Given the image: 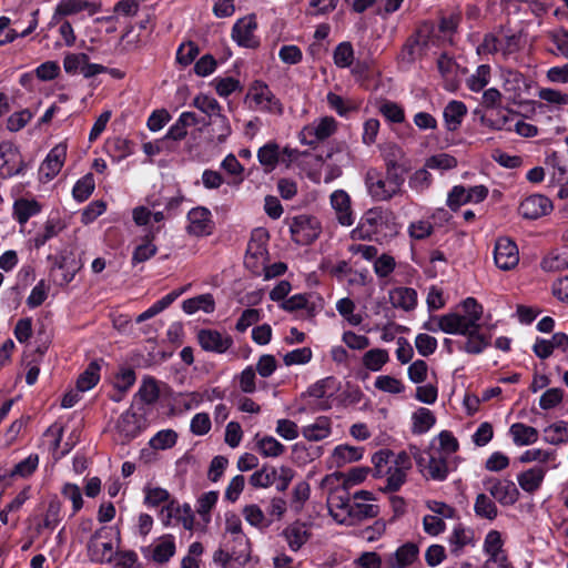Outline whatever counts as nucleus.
Returning <instances> with one entry per match:
<instances>
[{
	"instance_id": "nucleus-1",
	"label": "nucleus",
	"mask_w": 568,
	"mask_h": 568,
	"mask_svg": "<svg viewBox=\"0 0 568 568\" xmlns=\"http://www.w3.org/2000/svg\"><path fill=\"white\" fill-rule=\"evenodd\" d=\"M465 314L450 312L438 317V328L444 333H465L467 327L480 326L484 307L475 297L462 302Z\"/></svg>"
},
{
	"instance_id": "nucleus-2",
	"label": "nucleus",
	"mask_w": 568,
	"mask_h": 568,
	"mask_svg": "<svg viewBox=\"0 0 568 568\" xmlns=\"http://www.w3.org/2000/svg\"><path fill=\"white\" fill-rule=\"evenodd\" d=\"M392 231L389 215L382 207H372L361 217L351 237L358 241H377L386 237Z\"/></svg>"
},
{
	"instance_id": "nucleus-3",
	"label": "nucleus",
	"mask_w": 568,
	"mask_h": 568,
	"mask_svg": "<svg viewBox=\"0 0 568 568\" xmlns=\"http://www.w3.org/2000/svg\"><path fill=\"white\" fill-rule=\"evenodd\" d=\"M434 34L435 23L432 20L422 21L404 42L398 55L399 60L404 63L413 64L428 49Z\"/></svg>"
},
{
	"instance_id": "nucleus-4",
	"label": "nucleus",
	"mask_w": 568,
	"mask_h": 568,
	"mask_svg": "<svg viewBox=\"0 0 568 568\" xmlns=\"http://www.w3.org/2000/svg\"><path fill=\"white\" fill-rule=\"evenodd\" d=\"M251 558V542L246 536L233 537L231 546L219 548L213 561L222 568H243Z\"/></svg>"
},
{
	"instance_id": "nucleus-5",
	"label": "nucleus",
	"mask_w": 568,
	"mask_h": 568,
	"mask_svg": "<svg viewBox=\"0 0 568 568\" xmlns=\"http://www.w3.org/2000/svg\"><path fill=\"white\" fill-rule=\"evenodd\" d=\"M30 169V163L24 160L18 145L10 141L0 143V179L9 180L14 176H23Z\"/></svg>"
},
{
	"instance_id": "nucleus-6",
	"label": "nucleus",
	"mask_w": 568,
	"mask_h": 568,
	"mask_svg": "<svg viewBox=\"0 0 568 568\" xmlns=\"http://www.w3.org/2000/svg\"><path fill=\"white\" fill-rule=\"evenodd\" d=\"M149 427L144 415H138L131 408L123 412L115 424V429L122 438V444H128L140 436Z\"/></svg>"
},
{
	"instance_id": "nucleus-7",
	"label": "nucleus",
	"mask_w": 568,
	"mask_h": 568,
	"mask_svg": "<svg viewBox=\"0 0 568 568\" xmlns=\"http://www.w3.org/2000/svg\"><path fill=\"white\" fill-rule=\"evenodd\" d=\"M292 241L298 245L312 244L321 233L318 221L313 216H295L290 224Z\"/></svg>"
},
{
	"instance_id": "nucleus-8",
	"label": "nucleus",
	"mask_w": 568,
	"mask_h": 568,
	"mask_svg": "<svg viewBox=\"0 0 568 568\" xmlns=\"http://www.w3.org/2000/svg\"><path fill=\"white\" fill-rule=\"evenodd\" d=\"M187 225L185 227L189 235L195 237H205L213 234L215 222L211 211L205 206L191 209L186 214Z\"/></svg>"
},
{
	"instance_id": "nucleus-9",
	"label": "nucleus",
	"mask_w": 568,
	"mask_h": 568,
	"mask_svg": "<svg viewBox=\"0 0 568 568\" xmlns=\"http://www.w3.org/2000/svg\"><path fill=\"white\" fill-rule=\"evenodd\" d=\"M487 196L488 189L485 185H475L470 187L455 185L449 191L446 203L452 211H457L464 204L480 203Z\"/></svg>"
},
{
	"instance_id": "nucleus-10",
	"label": "nucleus",
	"mask_w": 568,
	"mask_h": 568,
	"mask_svg": "<svg viewBox=\"0 0 568 568\" xmlns=\"http://www.w3.org/2000/svg\"><path fill=\"white\" fill-rule=\"evenodd\" d=\"M484 487L503 506L515 505L520 496L517 486L510 479L488 477L484 480Z\"/></svg>"
},
{
	"instance_id": "nucleus-11",
	"label": "nucleus",
	"mask_w": 568,
	"mask_h": 568,
	"mask_svg": "<svg viewBox=\"0 0 568 568\" xmlns=\"http://www.w3.org/2000/svg\"><path fill=\"white\" fill-rule=\"evenodd\" d=\"M159 517L165 527L171 525L172 519L181 523L186 530H192L194 526V515L190 504L185 503L181 506L176 499H171L164 505Z\"/></svg>"
},
{
	"instance_id": "nucleus-12",
	"label": "nucleus",
	"mask_w": 568,
	"mask_h": 568,
	"mask_svg": "<svg viewBox=\"0 0 568 568\" xmlns=\"http://www.w3.org/2000/svg\"><path fill=\"white\" fill-rule=\"evenodd\" d=\"M196 339L203 351L215 354H224L233 345V337L230 334L213 328L199 329Z\"/></svg>"
},
{
	"instance_id": "nucleus-13",
	"label": "nucleus",
	"mask_w": 568,
	"mask_h": 568,
	"mask_svg": "<svg viewBox=\"0 0 568 568\" xmlns=\"http://www.w3.org/2000/svg\"><path fill=\"white\" fill-rule=\"evenodd\" d=\"M247 98H251L258 106L265 102L266 104L262 106V110L264 111L273 112L278 115L283 114L284 109L282 102L262 80H255L252 83L247 93Z\"/></svg>"
},
{
	"instance_id": "nucleus-14",
	"label": "nucleus",
	"mask_w": 568,
	"mask_h": 568,
	"mask_svg": "<svg viewBox=\"0 0 568 568\" xmlns=\"http://www.w3.org/2000/svg\"><path fill=\"white\" fill-rule=\"evenodd\" d=\"M257 28L254 14L239 19L232 27L231 37L242 48L256 49L260 40L254 36Z\"/></svg>"
},
{
	"instance_id": "nucleus-15",
	"label": "nucleus",
	"mask_w": 568,
	"mask_h": 568,
	"mask_svg": "<svg viewBox=\"0 0 568 568\" xmlns=\"http://www.w3.org/2000/svg\"><path fill=\"white\" fill-rule=\"evenodd\" d=\"M494 261L499 270L510 271L515 268L519 263L517 244L509 237L498 239L494 248Z\"/></svg>"
},
{
	"instance_id": "nucleus-16",
	"label": "nucleus",
	"mask_w": 568,
	"mask_h": 568,
	"mask_svg": "<svg viewBox=\"0 0 568 568\" xmlns=\"http://www.w3.org/2000/svg\"><path fill=\"white\" fill-rule=\"evenodd\" d=\"M475 114H480V124L493 131H513L514 112L508 108L499 105L495 110H487L484 113L475 110Z\"/></svg>"
},
{
	"instance_id": "nucleus-17",
	"label": "nucleus",
	"mask_w": 568,
	"mask_h": 568,
	"mask_svg": "<svg viewBox=\"0 0 568 568\" xmlns=\"http://www.w3.org/2000/svg\"><path fill=\"white\" fill-rule=\"evenodd\" d=\"M450 335L466 336V342H456L459 351L471 355L483 353L490 346V335H485L480 332V326L467 327L465 333H449Z\"/></svg>"
},
{
	"instance_id": "nucleus-18",
	"label": "nucleus",
	"mask_w": 568,
	"mask_h": 568,
	"mask_svg": "<svg viewBox=\"0 0 568 568\" xmlns=\"http://www.w3.org/2000/svg\"><path fill=\"white\" fill-rule=\"evenodd\" d=\"M367 192L374 201H389L397 196L394 189L387 186V180L384 174L375 169L367 171L365 176Z\"/></svg>"
},
{
	"instance_id": "nucleus-19",
	"label": "nucleus",
	"mask_w": 568,
	"mask_h": 568,
	"mask_svg": "<svg viewBox=\"0 0 568 568\" xmlns=\"http://www.w3.org/2000/svg\"><path fill=\"white\" fill-rule=\"evenodd\" d=\"M418 545L407 541L385 556L386 568H408L418 559Z\"/></svg>"
},
{
	"instance_id": "nucleus-20",
	"label": "nucleus",
	"mask_w": 568,
	"mask_h": 568,
	"mask_svg": "<svg viewBox=\"0 0 568 568\" xmlns=\"http://www.w3.org/2000/svg\"><path fill=\"white\" fill-rule=\"evenodd\" d=\"M518 210L523 217L537 220L552 210V203L545 195L532 194L520 202Z\"/></svg>"
},
{
	"instance_id": "nucleus-21",
	"label": "nucleus",
	"mask_w": 568,
	"mask_h": 568,
	"mask_svg": "<svg viewBox=\"0 0 568 568\" xmlns=\"http://www.w3.org/2000/svg\"><path fill=\"white\" fill-rule=\"evenodd\" d=\"M80 265L78 261L72 256V254H63L55 257L52 271H60V274H54V282L59 286H65L71 283L80 270Z\"/></svg>"
},
{
	"instance_id": "nucleus-22",
	"label": "nucleus",
	"mask_w": 568,
	"mask_h": 568,
	"mask_svg": "<svg viewBox=\"0 0 568 568\" xmlns=\"http://www.w3.org/2000/svg\"><path fill=\"white\" fill-rule=\"evenodd\" d=\"M331 204L336 212L339 224L351 226L355 219L351 207V196L344 190H336L331 194Z\"/></svg>"
},
{
	"instance_id": "nucleus-23",
	"label": "nucleus",
	"mask_w": 568,
	"mask_h": 568,
	"mask_svg": "<svg viewBox=\"0 0 568 568\" xmlns=\"http://www.w3.org/2000/svg\"><path fill=\"white\" fill-rule=\"evenodd\" d=\"M467 115V106L463 101H449L443 111L444 124L447 131H457Z\"/></svg>"
},
{
	"instance_id": "nucleus-24",
	"label": "nucleus",
	"mask_w": 568,
	"mask_h": 568,
	"mask_svg": "<svg viewBox=\"0 0 568 568\" xmlns=\"http://www.w3.org/2000/svg\"><path fill=\"white\" fill-rule=\"evenodd\" d=\"M67 155V146L58 144L48 153L45 160L41 164V172L47 179L51 180L61 171Z\"/></svg>"
},
{
	"instance_id": "nucleus-25",
	"label": "nucleus",
	"mask_w": 568,
	"mask_h": 568,
	"mask_svg": "<svg viewBox=\"0 0 568 568\" xmlns=\"http://www.w3.org/2000/svg\"><path fill=\"white\" fill-rule=\"evenodd\" d=\"M547 469L544 466H534L517 476L520 488L529 494L537 491L545 479Z\"/></svg>"
},
{
	"instance_id": "nucleus-26",
	"label": "nucleus",
	"mask_w": 568,
	"mask_h": 568,
	"mask_svg": "<svg viewBox=\"0 0 568 568\" xmlns=\"http://www.w3.org/2000/svg\"><path fill=\"white\" fill-rule=\"evenodd\" d=\"M504 90L509 94L508 100L518 103L521 94L528 89V83L523 73L518 71H507L504 79Z\"/></svg>"
},
{
	"instance_id": "nucleus-27",
	"label": "nucleus",
	"mask_w": 568,
	"mask_h": 568,
	"mask_svg": "<svg viewBox=\"0 0 568 568\" xmlns=\"http://www.w3.org/2000/svg\"><path fill=\"white\" fill-rule=\"evenodd\" d=\"M389 300L395 308L409 312L417 305V292L413 287H395L389 292Z\"/></svg>"
},
{
	"instance_id": "nucleus-28",
	"label": "nucleus",
	"mask_w": 568,
	"mask_h": 568,
	"mask_svg": "<svg viewBox=\"0 0 568 568\" xmlns=\"http://www.w3.org/2000/svg\"><path fill=\"white\" fill-rule=\"evenodd\" d=\"M41 204L34 199L20 197L13 203V219L21 225L41 212Z\"/></svg>"
},
{
	"instance_id": "nucleus-29",
	"label": "nucleus",
	"mask_w": 568,
	"mask_h": 568,
	"mask_svg": "<svg viewBox=\"0 0 568 568\" xmlns=\"http://www.w3.org/2000/svg\"><path fill=\"white\" fill-rule=\"evenodd\" d=\"M62 504L57 496H53L49 503L42 523L37 525V531L40 534L43 529L54 530L62 521Z\"/></svg>"
},
{
	"instance_id": "nucleus-30",
	"label": "nucleus",
	"mask_w": 568,
	"mask_h": 568,
	"mask_svg": "<svg viewBox=\"0 0 568 568\" xmlns=\"http://www.w3.org/2000/svg\"><path fill=\"white\" fill-rule=\"evenodd\" d=\"M175 538L173 535H163L152 550V560L158 565L166 564L175 554Z\"/></svg>"
},
{
	"instance_id": "nucleus-31",
	"label": "nucleus",
	"mask_w": 568,
	"mask_h": 568,
	"mask_svg": "<svg viewBox=\"0 0 568 568\" xmlns=\"http://www.w3.org/2000/svg\"><path fill=\"white\" fill-rule=\"evenodd\" d=\"M509 433L513 437L514 444L517 446H528L535 444L539 438L538 430L524 423H515L510 426Z\"/></svg>"
},
{
	"instance_id": "nucleus-32",
	"label": "nucleus",
	"mask_w": 568,
	"mask_h": 568,
	"mask_svg": "<svg viewBox=\"0 0 568 568\" xmlns=\"http://www.w3.org/2000/svg\"><path fill=\"white\" fill-rule=\"evenodd\" d=\"M332 433L331 420L328 417L321 416L312 425L304 426L303 436L311 442H320L327 438Z\"/></svg>"
},
{
	"instance_id": "nucleus-33",
	"label": "nucleus",
	"mask_w": 568,
	"mask_h": 568,
	"mask_svg": "<svg viewBox=\"0 0 568 568\" xmlns=\"http://www.w3.org/2000/svg\"><path fill=\"white\" fill-rule=\"evenodd\" d=\"M258 162L265 166L266 172L273 171L281 162L280 146L275 142H268L257 151Z\"/></svg>"
},
{
	"instance_id": "nucleus-34",
	"label": "nucleus",
	"mask_w": 568,
	"mask_h": 568,
	"mask_svg": "<svg viewBox=\"0 0 568 568\" xmlns=\"http://www.w3.org/2000/svg\"><path fill=\"white\" fill-rule=\"evenodd\" d=\"M101 365L99 361H92L77 379V388L80 392L92 389L100 381Z\"/></svg>"
},
{
	"instance_id": "nucleus-35",
	"label": "nucleus",
	"mask_w": 568,
	"mask_h": 568,
	"mask_svg": "<svg viewBox=\"0 0 568 568\" xmlns=\"http://www.w3.org/2000/svg\"><path fill=\"white\" fill-rule=\"evenodd\" d=\"M182 310L186 314H194L200 310L205 313H212L215 310V301L212 294H201L183 301Z\"/></svg>"
},
{
	"instance_id": "nucleus-36",
	"label": "nucleus",
	"mask_w": 568,
	"mask_h": 568,
	"mask_svg": "<svg viewBox=\"0 0 568 568\" xmlns=\"http://www.w3.org/2000/svg\"><path fill=\"white\" fill-rule=\"evenodd\" d=\"M413 427L412 433L422 435L427 433L436 423L434 413L425 407H419L412 416Z\"/></svg>"
},
{
	"instance_id": "nucleus-37",
	"label": "nucleus",
	"mask_w": 568,
	"mask_h": 568,
	"mask_svg": "<svg viewBox=\"0 0 568 568\" xmlns=\"http://www.w3.org/2000/svg\"><path fill=\"white\" fill-rule=\"evenodd\" d=\"M134 397L145 405L156 403L160 398V388L156 379L152 376L144 377Z\"/></svg>"
},
{
	"instance_id": "nucleus-38",
	"label": "nucleus",
	"mask_w": 568,
	"mask_h": 568,
	"mask_svg": "<svg viewBox=\"0 0 568 568\" xmlns=\"http://www.w3.org/2000/svg\"><path fill=\"white\" fill-rule=\"evenodd\" d=\"M364 448L349 445H338L334 448L333 457L336 466L342 467L347 463L358 462L363 458Z\"/></svg>"
},
{
	"instance_id": "nucleus-39",
	"label": "nucleus",
	"mask_w": 568,
	"mask_h": 568,
	"mask_svg": "<svg viewBox=\"0 0 568 568\" xmlns=\"http://www.w3.org/2000/svg\"><path fill=\"white\" fill-rule=\"evenodd\" d=\"M337 123L334 118H322L317 125H306L305 134L314 135L318 142L328 139L335 133Z\"/></svg>"
},
{
	"instance_id": "nucleus-40",
	"label": "nucleus",
	"mask_w": 568,
	"mask_h": 568,
	"mask_svg": "<svg viewBox=\"0 0 568 568\" xmlns=\"http://www.w3.org/2000/svg\"><path fill=\"white\" fill-rule=\"evenodd\" d=\"M393 457L394 452L388 448L379 449L372 456L375 478H383L386 474L390 473L393 465L389 464H392Z\"/></svg>"
},
{
	"instance_id": "nucleus-41",
	"label": "nucleus",
	"mask_w": 568,
	"mask_h": 568,
	"mask_svg": "<svg viewBox=\"0 0 568 568\" xmlns=\"http://www.w3.org/2000/svg\"><path fill=\"white\" fill-rule=\"evenodd\" d=\"M178 438L179 435L174 429H161L150 438L149 446L154 450H166L176 445Z\"/></svg>"
},
{
	"instance_id": "nucleus-42",
	"label": "nucleus",
	"mask_w": 568,
	"mask_h": 568,
	"mask_svg": "<svg viewBox=\"0 0 568 568\" xmlns=\"http://www.w3.org/2000/svg\"><path fill=\"white\" fill-rule=\"evenodd\" d=\"M427 462L429 467L427 473H424V477L427 479L444 481L449 474L447 457L434 455L433 458H427Z\"/></svg>"
},
{
	"instance_id": "nucleus-43",
	"label": "nucleus",
	"mask_w": 568,
	"mask_h": 568,
	"mask_svg": "<svg viewBox=\"0 0 568 568\" xmlns=\"http://www.w3.org/2000/svg\"><path fill=\"white\" fill-rule=\"evenodd\" d=\"M89 6L87 0H61L55 7L51 23L58 22L59 18L79 13Z\"/></svg>"
},
{
	"instance_id": "nucleus-44",
	"label": "nucleus",
	"mask_w": 568,
	"mask_h": 568,
	"mask_svg": "<svg viewBox=\"0 0 568 568\" xmlns=\"http://www.w3.org/2000/svg\"><path fill=\"white\" fill-rule=\"evenodd\" d=\"M388 361V352L384 348H372L362 357L363 366L372 372L381 371Z\"/></svg>"
},
{
	"instance_id": "nucleus-45",
	"label": "nucleus",
	"mask_w": 568,
	"mask_h": 568,
	"mask_svg": "<svg viewBox=\"0 0 568 568\" xmlns=\"http://www.w3.org/2000/svg\"><path fill=\"white\" fill-rule=\"evenodd\" d=\"M191 105L205 113L209 116V120H211L213 116L216 118L219 114H222V106L219 101L203 93L197 94L193 99Z\"/></svg>"
},
{
	"instance_id": "nucleus-46",
	"label": "nucleus",
	"mask_w": 568,
	"mask_h": 568,
	"mask_svg": "<svg viewBox=\"0 0 568 568\" xmlns=\"http://www.w3.org/2000/svg\"><path fill=\"white\" fill-rule=\"evenodd\" d=\"M94 189V176L92 173H87L85 175L80 178L73 185L72 196L77 202L82 203L91 196Z\"/></svg>"
},
{
	"instance_id": "nucleus-47",
	"label": "nucleus",
	"mask_w": 568,
	"mask_h": 568,
	"mask_svg": "<svg viewBox=\"0 0 568 568\" xmlns=\"http://www.w3.org/2000/svg\"><path fill=\"white\" fill-rule=\"evenodd\" d=\"M111 156L120 162L134 153V143L124 138L116 136L108 143Z\"/></svg>"
},
{
	"instance_id": "nucleus-48",
	"label": "nucleus",
	"mask_w": 568,
	"mask_h": 568,
	"mask_svg": "<svg viewBox=\"0 0 568 568\" xmlns=\"http://www.w3.org/2000/svg\"><path fill=\"white\" fill-rule=\"evenodd\" d=\"M39 466V455L30 454L24 459L17 463L13 468L9 471L11 478H29Z\"/></svg>"
},
{
	"instance_id": "nucleus-49",
	"label": "nucleus",
	"mask_w": 568,
	"mask_h": 568,
	"mask_svg": "<svg viewBox=\"0 0 568 568\" xmlns=\"http://www.w3.org/2000/svg\"><path fill=\"white\" fill-rule=\"evenodd\" d=\"M256 449L263 457H278L285 452V446L275 437L266 435L257 439Z\"/></svg>"
},
{
	"instance_id": "nucleus-50",
	"label": "nucleus",
	"mask_w": 568,
	"mask_h": 568,
	"mask_svg": "<svg viewBox=\"0 0 568 568\" xmlns=\"http://www.w3.org/2000/svg\"><path fill=\"white\" fill-rule=\"evenodd\" d=\"M339 383L334 376H327L322 378L314 384L310 385L306 393L310 397L314 398H324L327 394V390L336 392L338 389ZM332 393L328 397L333 396Z\"/></svg>"
},
{
	"instance_id": "nucleus-51",
	"label": "nucleus",
	"mask_w": 568,
	"mask_h": 568,
	"mask_svg": "<svg viewBox=\"0 0 568 568\" xmlns=\"http://www.w3.org/2000/svg\"><path fill=\"white\" fill-rule=\"evenodd\" d=\"M545 442L551 445H559L568 442V423L556 422L544 429Z\"/></svg>"
},
{
	"instance_id": "nucleus-52",
	"label": "nucleus",
	"mask_w": 568,
	"mask_h": 568,
	"mask_svg": "<svg viewBox=\"0 0 568 568\" xmlns=\"http://www.w3.org/2000/svg\"><path fill=\"white\" fill-rule=\"evenodd\" d=\"M476 516L488 520H494L498 515L496 504L485 494H478L474 505Z\"/></svg>"
},
{
	"instance_id": "nucleus-53",
	"label": "nucleus",
	"mask_w": 568,
	"mask_h": 568,
	"mask_svg": "<svg viewBox=\"0 0 568 568\" xmlns=\"http://www.w3.org/2000/svg\"><path fill=\"white\" fill-rule=\"evenodd\" d=\"M400 165L394 161H387L386 162V172H385V179L387 180V186L394 189L395 193L397 195L402 194L403 185L405 183V178L403 175V172H399Z\"/></svg>"
},
{
	"instance_id": "nucleus-54",
	"label": "nucleus",
	"mask_w": 568,
	"mask_h": 568,
	"mask_svg": "<svg viewBox=\"0 0 568 568\" xmlns=\"http://www.w3.org/2000/svg\"><path fill=\"white\" fill-rule=\"evenodd\" d=\"M333 60L338 68H351L354 62V48L352 43L348 41L338 43L334 49Z\"/></svg>"
},
{
	"instance_id": "nucleus-55",
	"label": "nucleus",
	"mask_w": 568,
	"mask_h": 568,
	"mask_svg": "<svg viewBox=\"0 0 568 568\" xmlns=\"http://www.w3.org/2000/svg\"><path fill=\"white\" fill-rule=\"evenodd\" d=\"M379 113L390 123H403L405 121V111L398 103L384 100L378 106Z\"/></svg>"
},
{
	"instance_id": "nucleus-56",
	"label": "nucleus",
	"mask_w": 568,
	"mask_h": 568,
	"mask_svg": "<svg viewBox=\"0 0 568 568\" xmlns=\"http://www.w3.org/2000/svg\"><path fill=\"white\" fill-rule=\"evenodd\" d=\"M219 500V491L211 490L202 494L197 499L196 511L201 518L209 523L211 520V511Z\"/></svg>"
},
{
	"instance_id": "nucleus-57",
	"label": "nucleus",
	"mask_w": 568,
	"mask_h": 568,
	"mask_svg": "<svg viewBox=\"0 0 568 568\" xmlns=\"http://www.w3.org/2000/svg\"><path fill=\"white\" fill-rule=\"evenodd\" d=\"M277 470L275 467L263 466L250 477V484L255 488H267L276 480Z\"/></svg>"
},
{
	"instance_id": "nucleus-58",
	"label": "nucleus",
	"mask_w": 568,
	"mask_h": 568,
	"mask_svg": "<svg viewBox=\"0 0 568 568\" xmlns=\"http://www.w3.org/2000/svg\"><path fill=\"white\" fill-rule=\"evenodd\" d=\"M457 165V159L448 153L434 154L425 161V166L430 170L448 171L455 169Z\"/></svg>"
},
{
	"instance_id": "nucleus-59",
	"label": "nucleus",
	"mask_w": 568,
	"mask_h": 568,
	"mask_svg": "<svg viewBox=\"0 0 568 568\" xmlns=\"http://www.w3.org/2000/svg\"><path fill=\"white\" fill-rule=\"evenodd\" d=\"M449 542L454 546L452 552L458 555L465 546L473 542V532L467 531L462 524H458L454 527V530L449 537Z\"/></svg>"
},
{
	"instance_id": "nucleus-60",
	"label": "nucleus",
	"mask_w": 568,
	"mask_h": 568,
	"mask_svg": "<svg viewBox=\"0 0 568 568\" xmlns=\"http://www.w3.org/2000/svg\"><path fill=\"white\" fill-rule=\"evenodd\" d=\"M211 84L214 85L216 93L222 98H227L235 91H240L242 89L240 80L233 77H216L213 79Z\"/></svg>"
},
{
	"instance_id": "nucleus-61",
	"label": "nucleus",
	"mask_w": 568,
	"mask_h": 568,
	"mask_svg": "<svg viewBox=\"0 0 568 568\" xmlns=\"http://www.w3.org/2000/svg\"><path fill=\"white\" fill-rule=\"evenodd\" d=\"M489 79L490 67L488 64H480L476 73L468 78L467 87L473 92H479L488 84Z\"/></svg>"
},
{
	"instance_id": "nucleus-62",
	"label": "nucleus",
	"mask_w": 568,
	"mask_h": 568,
	"mask_svg": "<svg viewBox=\"0 0 568 568\" xmlns=\"http://www.w3.org/2000/svg\"><path fill=\"white\" fill-rule=\"evenodd\" d=\"M213 125V139L217 144L224 143L232 133L231 124L226 115L219 114V116L211 120Z\"/></svg>"
},
{
	"instance_id": "nucleus-63",
	"label": "nucleus",
	"mask_w": 568,
	"mask_h": 568,
	"mask_svg": "<svg viewBox=\"0 0 568 568\" xmlns=\"http://www.w3.org/2000/svg\"><path fill=\"white\" fill-rule=\"evenodd\" d=\"M433 183V175L429 173L428 169L425 166L423 169L416 170L412 176L409 178L408 184L412 190L422 192L428 189Z\"/></svg>"
},
{
	"instance_id": "nucleus-64",
	"label": "nucleus",
	"mask_w": 568,
	"mask_h": 568,
	"mask_svg": "<svg viewBox=\"0 0 568 568\" xmlns=\"http://www.w3.org/2000/svg\"><path fill=\"white\" fill-rule=\"evenodd\" d=\"M284 536L293 551H297L307 540V532L298 526H291L284 530Z\"/></svg>"
}]
</instances>
